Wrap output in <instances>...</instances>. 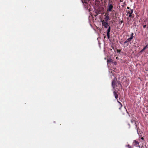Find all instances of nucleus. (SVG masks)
I'll return each instance as SVG.
<instances>
[{
  "mask_svg": "<svg viewBox=\"0 0 148 148\" xmlns=\"http://www.w3.org/2000/svg\"><path fill=\"white\" fill-rule=\"evenodd\" d=\"M121 82L119 81H117L116 78H115L113 79L112 85L114 89H117L119 90V89L121 88L122 86L121 84Z\"/></svg>",
  "mask_w": 148,
  "mask_h": 148,
  "instance_id": "nucleus-1",
  "label": "nucleus"
},
{
  "mask_svg": "<svg viewBox=\"0 0 148 148\" xmlns=\"http://www.w3.org/2000/svg\"><path fill=\"white\" fill-rule=\"evenodd\" d=\"M126 12H127V13L126 14V15L127 16H128L129 17H133V16H132V15H133L134 14H132L133 12V10L132 9H130V10H127L126 11Z\"/></svg>",
  "mask_w": 148,
  "mask_h": 148,
  "instance_id": "nucleus-2",
  "label": "nucleus"
},
{
  "mask_svg": "<svg viewBox=\"0 0 148 148\" xmlns=\"http://www.w3.org/2000/svg\"><path fill=\"white\" fill-rule=\"evenodd\" d=\"M101 22L103 26L105 28H107L108 26H110L107 22H105L104 20L101 21Z\"/></svg>",
  "mask_w": 148,
  "mask_h": 148,
  "instance_id": "nucleus-3",
  "label": "nucleus"
},
{
  "mask_svg": "<svg viewBox=\"0 0 148 148\" xmlns=\"http://www.w3.org/2000/svg\"><path fill=\"white\" fill-rule=\"evenodd\" d=\"M135 129L137 130V132L138 134V130H139V128L138 126L139 123L138 122L135 121Z\"/></svg>",
  "mask_w": 148,
  "mask_h": 148,
  "instance_id": "nucleus-4",
  "label": "nucleus"
},
{
  "mask_svg": "<svg viewBox=\"0 0 148 148\" xmlns=\"http://www.w3.org/2000/svg\"><path fill=\"white\" fill-rule=\"evenodd\" d=\"M82 2L83 3H84L83 1H82ZM84 3H85V5H84L85 8H86L87 9H88V8H90V5L87 3V1L86 0H84Z\"/></svg>",
  "mask_w": 148,
  "mask_h": 148,
  "instance_id": "nucleus-5",
  "label": "nucleus"
},
{
  "mask_svg": "<svg viewBox=\"0 0 148 148\" xmlns=\"http://www.w3.org/2000/svg\"><path fill=\"white\" fill-rule=\"evenodd\" d=\"M108 11L109 12H111L112 11V9L113 8V6L111 4H110L108 6Z\"/></svg>",
  "mask_w": 148,
  "mask_h": 148,
  "instance_id": "nucleus-6",
  "label": "nucleus"
},
{
  "mask_svg": "<svg viewBox=\"0 0 148 148\" xmlns=\"http://www.w3.org/2000/svg\"><path fill=\"white\" fill-rule=\"evenodd\" d=\"M110 30H111L110 27V26L109 27L108 29L107 32V36L108 38V39H109L110 38Z\"/></svg>",
  "mask_w": 148,
  "mask_h": 148,
  "instance_id": "nucleus-7",
  "label": "nucleus"
},
{
  "mask_svg": "<svg viewBox=\"0 0 148 148\" xmlns=\"http://www.w3.org/2000/svg\"><path fill=\"white\" fill-rule=\"evenodd\" d=\"M133 35L134 33H132L131 35V37L130 38L127 39L126 40H127L128 42H131L132 41V40L133 39L134 37Z\"/></svg>",
  "mask_w": 148,
  "mask_h": 148,
  "instance_id": "nucleus-8",
  "label": "nucleus"
},
{
  "mask_svg": "<svg viewBox=\"0 0 148 148\" xmlns=\"http://www.w3.org/2000/svg\"><path fill=\"white\" fill-rule=\"evenodd\" d=\"M134 145L136 147L139 146V143L136 140H134L133 142Z\"/></svg>",
  "mask_w": 148,
  "mask_h": 148,
  "instance_id": "nucleus-9",
  "label": "nucleus"
},
{
  "mask_svg": "<svg viewBox=\"0 0 148 148\" xmlns=\"http://www.w3.org/2000/svg\"><path fill=\"white\" fill-rule=\"evenodd\" d=\"M113 94L114 96H115V98L117 99L118 97V93H117V92L115 91L113 92Z\"/></svg>",
  "mask_w": 148,
  "mask_h": 148,
  "instance_id": "nucleus-10",
  "label": "nucleus"
},
{
  "mask_svg": "<svg viewBox=\"0 0 148 148\" xmlns=\"http://www.w3.org/2000/svg\"><path fill=\"white\" fill-rule=\"evenodd\" d=\"M105 16H106L105 18H104V21L106 22H107L109 19V16H108V15L105 14Z\"/></svg>",
  "mask_w": 148,
  "mask_h": 148,
  "instance_id": "nucleus-11",
  "label": "nucleus"
},
{
  "mask_svg": "<svg viewBox=\"0 0 148 148\" xmlns=\"http://www.w3.org/2000/svg\"><path fill=\"white\" fill-rule=\"evenodd\" d=\"M118 103H119V105H118V107H119V110L121 109V108L122 107V105L121 104V103L119 101H118Z\"/></svg>",
  "mask_w": 148,
  "mask_h": 148,
  "instance_id": "nucleus-12",
  "label": "nucleus"
},
{
  "mask_svg": "<svg viewBox=\"0 0 148 148\" xmlns=\"http://www.w3.org/2000/svg\"><path fill=\"white\" fill-rule=\"evenodd\" d=\"M113 60L110 59L109 58L108 60H107V63H110L112 62Z\"/></svg>",
  "mask_w": 148,
  "mask_h": 148,
  "instance_id": "nucleus-13",
  "label": "nucleus"
},
{
  "mask_svg": "<svg viewBox=\"0 0 148 148\" xmlns=\"http://www.w3.org/2000/svg\"><path fill=\"white\" fill-rule=\"evenodd\" d=\"M128 42L127 41V40H126V41H125L124 42V44H126V46H127L129 45V44L127 43Z\"/></svg>",
  "mask_w": 148,
  "mask_h": 148,
  "instance_id": "nucleus-14",
  "label": "nucleus"
},
{
  "mask_svg": "<svg viewBox=\"0 0 148 148\" xmlns=\"http://www.w3.org/2000/svg\"><path fill=\"white\" fill-rule=\"evenodd\" d=\"M135 119H132L131 120V122L132 123H133L134 122H135L136 121L135 120Z\"/></svg>",
  "mask_w": 148,
  "mask_h": 148,
  "instance_id": "nucleus-15",
  "label": "nucleus"
},
{
  "mask_svg": "<svg viewBox=\"0 0 148 148\" xmlns=\"http://www.w3.org/2000/svg\"><path fill=\"white\" fill-rule=\"evenodd\" d=\"M147 48H148V45H146L143 48L145 50Z\"/></svg>",
  "mask_w": 148,
  "mask_h": 148,
  "instance_id": "nucleus-16",
  "label": "nucleus"
},
{
  "mask_svg": "<svg viewBox=\"0 0 148 148\" xmlns=\"http://www.w3.org/2000/svg\"><path fill=\"white\" fill-rule=\"evenodd\" d=\"M126 147H128V148H132V147L129 144L127 145H126Z\"/></svg>",
  "mask_w": 148,
  "mask_h": 148,
  "instance_id": "nucleus-17",
  "label": "nucleus"
},
{
  "mask_svg": "<svg viewBox=\"0 0 148 148\" xmlns=\"http://www.w3.org/2000/svg\"><path fill=\"white\" fill-rule=\"evenodd\" d=\"M140 148H147L145 145V146L143 145H142L141 147Z\"/></svg>",
  "mask_w": 148,
  "mask_h": 148,
  "instance_id": "nucleus-18",
  "label": "nucleus"
},
{
  "mask_svg": "<svg viewBox=\"0 0 148 148\" xmlns=\"http://www.w3.org/2000/svg\"><path fill=\"white\" fill-rule=\"evenodd\" d=\"M145 50L143 48L142 50L140 51V53H142Z\"/></svg>",
  "mask_w": 148,
  "mask_h": 148,
  "instance_id": "nucleus-19",
  "label": "nucleus"
},
{
  "mask_svg": "<svg viewBox=\"0 0 148 148\" xmlns=\"http://www.w3.org/2000/svg\"><path fill=\"white\" fill-rule=\"evenodd\" d=\"M133 114H132V115H131V116L130 117H131V118H132V119H136V118H134V117L133 116Z\"/></svg>",
  "mask_w": 148,
  "mask_h": 148,
  "instance_id": "nucleus-20",
  "label": "nucleus"
},
{
  "mask_svg": "<svg viewBox=\"0 0 148 148\" xmlns=\"http://www.w3.org/2000/svg\"><path fill=\"white\" fill-rule=\"evenodd\" d=\"M126 112H127V113L129 114V117H130L131 116H130V114H129V113L128 112V111H127V110H126Z\"/></svg>",
  "mask_w": 148,
  "mask_h": 148,
  "instance_id": "nucleus-21",
  "label": "nucleus"
},
{
  "mask_svg": "<svg viewBox=\"0 0 148 148\" xmlns=\"http://www.w3.org/2000/svg\"><path fill=\"white\" fill-rule=\"evenodd\" d=\"M117 52L119 53L120 52L121 50H120L117 49Z\"/></svg>",
  "mask_w": 148,
  "mask_h": 148,
  "instance_id": "nucleus-22",
  "label": "nucleus"
},
{
  "mask_svg": "<svg viewBox=\"0 0 148 148\" xmlns=\"http://www.w3.org/2000/svg\"><path fill=\"white\" fill-rule=\"evenodd\" d=\"M143 28L144 29H145V28L146 27V25H144L143 26Z\"/></svg>",
  "mask_w": 148,
  "mask_h": 148,
  "instance_id": "nucleus-23",
  "label": "nucleus"
},
{
  "mask_svg": "<svg viewBox=\"0 0 148 148\" xmlns=\"http://www.w3.org/2000/svg\"><path fill=\"white\" fill-rule=\"evenodd\" d=\"M120 22L121 23V24L123 22V20H121L120 21Z\"/></svg>",
  "mask_w": 148,
  "mask_h": 148,
  "instance_id": "nucleus-24",
  "label": "nucleus"
},
{
  "mask_svg": "<svg viewBox=\"0 0 148 148\" xmlns=\"http://www.w3.org/2000/svg\"><path fill=\"white\" fill-rule=\"evenodd\" d=\"M127 9H130H130H130V7H127Z\"/></svg>",
  "mask_w": 148,
  "mask_h": 148,
  "instance_id": "nucleus-25",
  "label": "nucleus"
},
{
  "mask_svg": "<svg viewBox=\"0 0 148 148\" xmlns=\"http://www.w3.org/2000/svg\"><path fill=\"white\" fill-rule=\"evenodd\" d=\"M141 139H142V140H143V139H144V138H143V137H142V138H141Z\"/></svg>",
  "mask_w": 148,
  "mask_h": 148,
  "instance_id": "nucleus-26",
  "label": "nucleus"
},
{
  "mask_svg": "<svg viewBox=\"0 0 148 148\" xmlns=\"http://www.w3.org/2000/svg\"><path fill=\"white\" fill-rule=\"evenodd\" d=\"M128 125H129V126L130 127V124H128Z\"/></svg>",
  "mask_w": 148,
  "mask_h": 148,
  "instance_id": "nucleus-27",
  "label": "nucleus"
}]
</instances>
